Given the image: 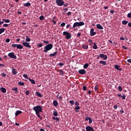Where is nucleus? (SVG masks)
Returning <instances> with one entry per match:
<instances>
[{"label":"nucleus","mask_w":131,"mask_h":131,"mask_svg":"<svg viewBox=\"0 0 131 131\" xmlns=\"http://www.w3.org/2000/svg\"><path fill=\"white\" fill-rule=\"evenodd\" d=\"M75 109L76 110V113H77L78 112V110H79V109H80V107H79V106H77L75 107Z\"/></svg>","instance_id":"26"},{"label":"nucleus","mask_w":131,"mask_h":131,"mask_svg":"<svg viewBox=\"0 0 131 131\" xmlns=\"http://www.w3.org/2000/svg\"><path fill=\"white\" fill-rule=\"evenodd\" d=\"M23 76L25 78H26L27 79H29V78H28V76L26 74H24Z\"/></svg>","instance_id":"40"},{"label":"nucleus","mask_w":131,"mask_h":131,"mask_svg":"<svg viewBox=\"0 0 131 131\" xmlns=\"http://www.w3.org/2000/svg\"><path fill=\"white\" fill-rule=\"evenodd\" d=\"M127 62H128V63H130V64H131V59H129L127 60Z\"/></svg>","instance_id":"61"},{"label":"nucleus","mask_w":131,"mask_h":131,"mask_svg":"<svg viewBox=\"0 0 131 131\" xmlns=\"http://www.w3.org/2000/svg\"><path fill=\"white\" fill-rule=\"evenodd\" d=\"M89 123H93V120L92 119V118H90L89 120Z\"/></svg>","instance_id":"54"},{"label":"nucleus","mask_w":131,"mask_h":131,"mask_svg":"<svg viewBox=\"0 0 131 131\" xmlns=\"http://www.w3.org/2000/svg\"><path fill=\"white\" fill-rule=\"evenodd\" d=\"M65 25H66V24H65V23H62L60 25V26H61V27H64V26H65Z\"/></svg>","instance_id":"44"},{"label":"nucleus","mask_w":131,"mask_h":131,"mask_svg":"<svg viewBox=\"0 0 131 131\" xmlns=\"http://www.w3.org/2000/svg\"><path fill=\"white\" fill-rule=\"evenodd\" d=\"M22 113V111H16L15 114V116H18V115L21 114Z\"/></svg>","instance_id":"16"},{"label":"nucleus","mask_w":131,"mask_h":131,"mask_svg":"<svg viewBox=\"0 0 131 131\" xmlns=\"http://www.w3.org/2000/svg\"><path fill=\"white\" fill-rule=\"evenodd\" d=\"M75 104L76 105V106H78L79 105V103L78 101H76L75 102Z\"/></svg>","instance_id":"50"},{"label":"nucleus","mask_w":131,"mask_h":131,"mask_svg":"<svg viewBox=\"0 0 131 131\" xmlns=\"http://www.w3.org/2000/svg\"><path fill=\"white\" fill-rule=\"evenodd\" d=\"M1 91L2 93H4V94H5V93H7V89H6V88L2 87L1 88Z\"/></svg>","instance_id":"18"},{"label":"nucleus","mask_w":131,"mask_h":131,"mask_svg":"<svg viewBox=\"0 0 131 131\" xmlns=\"http://www.w3.org/2000/svg\"><path fill=\"white\" fill-rule=\"evenodd\" d=\"M4 27H8L9 26V25L5 24L3 25Z\"/></svg>","instance_id":"55"},{"label":"nucleus","mask_w":131,"mask_h":131,"mask_svg":"<svg viewBox=\"0 0 131 131\" xmlns=\"http://www.w3.org/2000/svg\"><path fill=\"white\" fill-rule=\"evenodd\" d=\"M96 27L98 28V29H100V30H103V29H104L103 26H101L100 24L96 25Z\"/></svg>","instance_id":"13"},{"label":"nucleus","mask_w":131,"mask_h":131,"mask_svg":"<svg viewBox=\"0 0 131 131\" xmlns=\"http://www.w3.org/2000/svg\"><path fill=\"white\" fill-rule=\"evenodd\" d=\"M43 45L40 43L37 45V47H38L39 48H41V47H43Z\"/></svg>","instance_id":"48"},{"label":"nucleus","mask_w":131,"mask_h":131,"mask_svg":"<svg viewBox=\"0 0 131 131\" xmlns=\"http://www.w3.org/2000/svg\"><path fill=\"white\" fill-rule=\"evenodd\" d=\"M103 59V60H107V55H104Z\"/></svg>","instance_id":"42"},{"label":"nucleus","mask_w":131,"mask_h":131,"mask_svg":"<svg viewBox=\"0 0 131 131\" xmlns=\"http://www.w3.org/2000/svg\"><path fill=\"white\" fill-rule=\"evenodd\" d=\"M33 110L34 112H35L36 115H37V117L38 118H40V119H42V117L40 116V115L39 114L40 112H42V107L40 105H37L33 107Z\"/></svg>","instance_id":"1"},{"label":"nucleus","mask_w":131,"mask_h":131,"mask_svg":"<svg viewBox=\"0 0 131 131\" xmlns=\"http://www.w3.org/2000/svg\"><path fill=\"white\" fill-rule=\"evenodd\" d=\"M12 72L14 75H16V74H17V71H16V69H12Z\"/></svg>","instance_id":"23"},{"label":"nucleus","mask_w":131,"mask_h":131,"mask_svg":"<svg viewBox=\"0 0 131 131\" xmlns=\"http://www.w3.org/2000/svg\"><path fill=\"white\" fill-rule=\"evenodd\" d=\"M88 67H89V63H85V64H84L83 68H84L85 69H86Z\"/></svg>","instance_id":"34"},{"label":"nucleus","mask_w":131,"mask_h":131,"mask_svg":"<svg viewBox=\"0 0 131 131\" xmlns=\"http://www.w3.org/2000/svg\"><path fill=\"white\" fill-rule=\"evenodd\" d=\"M29 81H30V82H31V83H32L33 84H35V81L34 79H32L29 78Z\"/></svg>","instance_id":"22"},{"label":"nucleus","mask_w":131,"mask_h":131,"mask_svg":"<svg viewBox=\"0 0 131 131\" xmlns=\"http://www.w3.org/2000/svg\"><path fill=\"white\" fill-rule=\"evenodd\" d=\"M114 68L117 70H119V71H122V69L120 68V67H119V66L117 64L115 65Z\"/></svg>","instance_id":"12"},{"label":"nucleus","mask_w":131,"mask_h":131,"mask_svg":"<svg viewBox=\"0 0 131 131\" xmlns=\"http://www.w3.org/2000/svg\"><path fill=\"white\" fill-rule=\"evenodd\" d=\"M83 91H86V86H83Z\"/></svg>","instance_id":"56"},{"label":"nucleus","mask_w":131,"mask_h":131,"mask_svg":"<svg viewBox=\"0 0 131 131\" xmlns=\"http://www.w3.org/2000/svg\"><path fill=\"white\" fill-rule=\"evenodd\" d=\"M93 49H94V50H97V49H98V46L95 43H94V46L93 47Z\"/></svg>","instance_id":"32"},{"label":"nucleus","mask_w":131,"mask_h":131,"mask_svg":"<svg viewBox=\"0 0 131 131\" xmlns=\"http://www.w3.org/2000/svg\"><path fill=\"white\" fill-rule=\"evenodd\" d=\"M18 84H19V85H21V86H24V85H25V84L24 83V82H21V81H19L18 83Z\"/></svg>","instance_id":"28"},{"label":"nucleus","mask_w":131,"mask_h":131,"mask_svg":"<svg viewBox=\"0 0 131 131\" xmlns=\"http://www.w3.org/2000/svg\"><path fill=\"white\" fill-rule=\"evenodd\" d=\"M3 21H4V22H5V23H10V21L9 19H6L5 18H3Z\"/></svg>","instance_id":"29"},{"label":"nucleus","mask_w":131,"mask_h":131,"mask_svg":"<svg viewBox=\"0 0 131 131\" xmlns=\"http://www.w3.org/2000/svg\"><path fill=\"white\" fill-rule=\"evenodd\" d=\"M71 14H72V13L71 12H68L67 13L68 16H70V15H71Z\"/></svg>","instance_id":"59"},{"label":"nucleus","mask_w":131,"mask_h":131,"mask_svg":"<svg viewBox=\"0 0 131 131\" xmlns=\"http://www.w3.org/2000/svg\"><path fill=\"white\" fill-rule=\"evenodd\" d=\"M56 3L57 5V6H59L60 7H62L64 4H65V2L63 1V0H56Z\"/></svg>","instance_id":"6"},{"label":"nucleus","mask_w":131,"mask_h":131,"mask_svg":"<svg viewBox=\"0 0 131 131\" xmlns=\"http://www.w3.org/2000/svg\"><path fill=\"white\" fill-rule=\"evenodd\" d=\"M56 122H60V119H59V118L56 117L55 119Z\"/></svg>","instance_id":"43"},{"label":"nucleus","mask_w":131,"mask_h":131,"mask_svg":"<svg viewBox=\"0 0 131 131\" xmlns=\"http://www.w3.org/2000/svg\"><path fill=\"white\" fill-rule=\"evenodd\" d=\"M122 48L124 50H128V49L127 47H125V46H122Z\"/></svg>","instance_id":"58"},{"label":"nucleus","mask_w":131,"mask_h":131,"mask_svg":"<svg viewBox=\"0 0 131 131\" xmlns=\"http://www.w3.org/2000/svg\"><path fill=\"white\" fill-rule=\"evenodd\" d=\"M39 19L41 21H42V20H43V19H45V16L43 15H41L39 17Z\"/></svg>","instance_id":"37"},{"label":"nucleus","mask_w":131,"mask_h":131,"mask_svg":"<svg viewBox=\"0 0 131 131\" xmlns=\"http://www.w3.org/2000/svg\"><path fill=\"white\" fill-rule=\"evenodd\" d=\"M63 35H64V36H66V38L67 39H70V38L72 37L71 33H70L67 31L63 32Z\"/></svg>","instance_id":"4"},{"label":"nucleus","mask_w":131,"mask_h":131,"mask_svg":"<svg viewBox=\"0 0 131 131\" xmlns=\"http://www.w3.org/2000/svg\"><path fill=\"white\" fill-rule=\"evenodd\" d=\"M8 56L11 59H17V56L15 55L13 52H10L8 54Z\"/></svg>","instance_id":"7"},{"label":"nucleus","mask_w":131,"mask_h":131,"mask_svg":"<svg viewBox=\"0 0 131 131\" xmlns=\"http://www.w3.org/2000/svg\"><path fill=\"white\" fill-rule=\"evenodd\" d=\"M78 73H79V74L83 75L86 73V71L85 70L81 69L78 71Z\"/></svg>","instance_id":"10"},{"label":"nucleus","mask_w":131,"mask_h":131,"mask_svg":"<svg viewBox=\"0 0 131 131\" xmlns=\"http://www.w3.org/2000/svg\"><path fill=\"white\" fill-rule=\"evenodd\" d=\"M26 95L27 96H29V91H27L26 92Z\"/></svg>","instance_id":"53"},{"label":"nucleus","mask_w":131,"mask_h":131,"mask_svg":"<svg viewBox=\"0 0 131 131\" xmlns=\"http://www.w3.org/2000/svg\"><path fill=\"white\" fill-rule=\"evenodd\" d=\"M94 90L96 91H98V90H99V86L98 85H95V86L94 88Z\"/></svg>","instance_id":"35"},{"label":"nucleus","mask_w":131,"mask_h":131,"mask_svg":"<svg viewBox=\"0 0 131 131\" xmlns=\"http://www.w3.org/2000/svg\"><path fill=\"white\" fill-rule=\"evenodd\" d=\"M99 57H100V58H103V57H104V54H99Z\"/></svg>","instance_id":"49"},{"label":"nucleus","mask_w":131,"mask_h":131,"mask_svg":"<svg viewBox=\"0 0 131 131\" xmlns=\"http://www.w3.org/2000/svg\"><path fill=\"white\" fill-rule=\"evenodd\" d=\"M54 47V45L52 43L48 44L46 47H44V50H43V52L44 53H48L49 51H51L52 49H53Z\"/></svg>","instance_id":"2"},{"label":"nucleus","mask_w":131,"mask_h":131,"mask_svg":"<svg viewBox=\"0 0 131 131\" xmlns=\"http://www.w3.org/2000/svg\"><path fill=\"white\" fill-rule=\"evenodd\" d=\"M118 89L120 92H122V87L121 86H119Z\"/></svg>","instance_id":"38"},{"label":"nucleus","mask_w":131,"mask_h":131,"mask_svg":"<svg viewBox=\"0 0 131 131\" xmlns=\"http://www.w3.org/2000/svg\"><path fill=\"white\" fill-rule=\"evenodd\" d=\"M114 109H117V108H118V106H117V105H115L114 106Z\"/></svg>","instance_id":"62"},{"label":"nucleus","mask_w":131,"mask_h":131,"mask_svg":"<svg viewBox=\"0 0 131 131\" xmlns=\"http://www.w3.org/2000/svg\"><path fill=\"white\" fill-rule=\"evenodd\" d=\"M85 129L86 131H95V129H94V128L91 126H87L85 127Z\"/></svg>","instance_id":"9"},{"label":"nucleus","mask_w":131,"mask_h":131,"mask_svg":"<svg viewBox=\"0 0 131 131\" xmlns=\"http://www.w3.org/2000/svg\"><path fill=\"white\" fill-rule=\"evenodd\" d=\"M5 30H6L5 29V28H1L0 29V34H2L3 33V32H5Z\"/></svg>","instance_id":"30"},{"label":"nucleus","mask_w":131,"mask_h":131,"mask_svg":"<svg viewBox=\"0 0 131 131\" xmlns=\"http://www.w3.org/2000/svg\"><path fill=\"white\" fill-rule=\"evenodd\" d=\"M117 96L119 98H122L123 100H125V95L124 94H123L122 96H121L120 94H117Z\"/></svg>","instance_id":"15"},{"label":"nucleus","mask_w":131,"mask_h":131,"mask_svg":"<svg viewBox=\"0 0 131 131\" xmlns=\"http://www.w3.org/2000/svg\"><path fill=\"white\" fill-rule=\"evenodd\" d=\"M2 75L3 77H6V76H7V75L5 73H2Z\"/></svg>","instance_id":"51"},{"label":"nucleus","mask_w":131,"mask_h":131,"mask_svg":"<svg viewBox=\"0 0 131 131\" xmlns=\"http://www.w3.org/2000/svg\"><path fill=\"white\" fill-rule=\"evenodd\" d=\"M128 27H131V23H129L128 24Z\"/></svg>","instance_id":"63"},{"label":"nucleus","mask_w":131,"mask_h":131,"mask_svg":"<svg viewBox=\"0 0 131 131\" xmlns=\"http://www.w3.org/2000/svg\"><path fill=\"white\" fill-rule=\"evenodd\" d=\"M36 95L38 96L40 98H42V95L41 94L38 92H35Z\"/></svg>","instance_id":"19"},{"label":"nucleus","mask_w":131,"mask_h":131,"mask_svg":"<svg viewBox=\"0 0 131 131\" xmlns=\"http://www.w3.org/2000/svg\"><path fill=\"white\" fill-rule=\"evenodd\" d=\"M85 119V120H86V121H88V120H89L90 119H91V117H86Z\"/></svg>","instance_id":"47"},{"label":"nucleus","mask_w":131,"mask_h":131,"mask_svg":"<svg viewBox=\"0 0 131 131\" xmlns=\"http://www.w3.org/2000/svg\"><path fill=\"white\" fill-rule=\"evenodd\" d=\"M69 103H71V105H74V101L73 100H70Z\"/></svg>","instance_id":"39"},{"label":"nucleus","mask_w":131,"mask_h":131,"mask_svg":"<svg viewBox=\"0 0 131 131\" xmlns=\"http://www.w3.org/2000/svg\"><path fill=\"white\" fill-rule=\"evenodd\" d=\"M127 17L128 18H130L131 19V13H129L127 14Z\"/></svg>","instance_id":"46"},{"label":"nucleus","mask_w":131,"mask_h":131,"mask_svg":"<svg viewBox=\"0 0 131 131\" xmlns=\"http://www.w3.org/2000/svg\"><path fill=\"white\" fill-rule=\"evenodd\" d=\"M63 6H64V7H68V3L63 4Z\"/></svg>","instance_id":"60"},{"label":"nucleus","mask_w":131,"mask_h":131,"mask_svg":"<svg viewBox=\"0 0 131 131\" xmlns=\"http://www.w3.org/2000/svg\"><path fill=\"white\" fill-rule=\"evenodd\" d=\"M12 91H15V93H18V88L17 87H15V88L12 89Z\"/></svg>","instance_id":"33"},{"label":"nucleus","mask_w":131,"mask_h":131,"mask_svg":"<svg viewBox=\"0 0 131 131\" xmlns=\"http://www.w3.org/2000/svg\"><path fill=\"white\" fill-rule=\"evenodd\" d=\"M58 65H59V66H64V63H62V62H59Z\"/></svg>","instance_id":"45"},{"label":"nucleus","mask_w":131,"mask_h":131,"mask_svg":"<svg viewBox=\"0 0 131 131\" xmlns=\"http://www.w3.org/2000/svg\"><path fill=\"white\" fill-rule=\"evenodd\" d=\"M53 115L54 116H58V112H57V111H54L53 112Z\"/></svg>","instance_id":"31"},{"label":"nucleus","mask_w":131,"mask_h":131,"mask_svg":"<svg viewBox=\"0 0 131 131\" xmlns=\"http://www.w3.org/2000/svg\"><path fill=\"white\" fill-rule=\"evenodd\" d=\"M58 99H59V100H62L63 99V97H62V96H60L58 97Z\"/></svg>","instance_id":"57"},{"label":"nucleus","mask_w":131,"mask_h":131,"mask_svg":"<svg viewBox=\"0 0 131 131\" xmlns=\"http://www.w3.org/2000/svg\"><path fill=\"white\" fill-rule=\"evenodd\" d=\"M11 47L12 48H17L18 50H22V49H23V46L20 44H12Z\"/></svg>","instance_id":"5"},{"label":"nucleus","mask_w":131,"mask_h":131,"mask_svg":"<svg viewBox=\"0 0 131 131\" xmlns=\"http://www.w3.org/2000/svg\"><path fill=\"white\" fill-rule=\"evenodd\" d=\"M24 7H30L31 6V4L30 3H27L24 4Z\"/></svg>","instance_id":"20"},{"label":"nucleus","mask_w":131,"mask_h":131,"mask_svg":"<svg viewBox=\"0 0 131 131\" xmlns=\"http://www.w3.org/2000/svg\"><path fill=\"white\" fill-rule=\"evenodd\" d=\"M43 42L44 43H46V45H49V43H50V41H49L43 40Z\"/></svg>","instance_id":"41"},{"label":"nucleus","mask_w":131,"mask_h":131,"mask_svg":"<svg viewBox=\"0 0 131 131\" xmlns=\"http://www.w3.org/2000/svg\"><path fill=\"white\" fill-rule=\"evenodd\" d=\"M53 106L57 107V106H58L59 103H58V101L57 100H54L53 102Z\"/></svg>","instance_id":"17"},{"label":"nucleus","mask_w":131,"mask_h":131,"mask_svg":"<svg viewBox=\"0 0 131 131\" xmlns=\"http://www.w3.org/2000/svg\"><path fill=\"white\" fill-rule=\"evenodd\" d=\"M10 41V38H7L5 40L6 42H9Z\"/></svg>","instance_id":"52"},{"label":"nucleus","mask_w":131,"mask_h":131,"mask_svg":"<svg viewBox=\"0 0 131 131\" xmlns=\"http://www.w3.org/2000/svg\"><path fill=\"white\" fill-rule=\"evenodd\" d=\"M99 63L100 64H102V65H107V62H106L105 61L100 60Z\"/></svg>","instance_id":"21"},{"label":"nucleus","mask_w":131,"mask_h":131,"mask_svg":"<svg viewBox=\"0 0 131 131\" xmlns=\"http://www.w3.org/2000/svg\"><path fill=\"white\" fill-rule=\"evenodd\" d=\"M64 12H66L67 11H68V8H66L63 9Z\"/></svg>","instance_id":"64"},{"label":"nucleus","mask_w":131,"mask_h":131,"mask_svg":"<svg viewBox=\"0 0 131 131\" xmlns=\"http://www.w3.org/2000/svg\"><path fill=\"white\" fill-rule=\"evenodd\" d=\"M23 45L26 48H29L30 49L31 48V46L29 45V43L27 42H23Z\"/></svg>","instance_id":"11"},{"label":"nucleus","mask_w":131,"mask_h":131,"mask_svg":"<svg viewBox=\"0 0 131 131\" xmlns=\"http://www.w3.org/2000/svg\"><path fill=\"white\" fill-rule=\"evenodd\" d=\"M127 23H128V21H127V20H123L122 21V24L123 25H126V24H127Z\"/></svg>","instance_id":"24"},{"label":"nucleus","mask_w":131,"mask_h":131,"mask_svg":"<svg viewBox=\"0 0 131 131\" xmlns=\"http://www.w3.org/2000/svg\"><path fill=\"white\" fill-rule=\"evenodd\" d=\"M58 55V52H55L52 54L49 55V57H56V55Z\"/></svg>","instance_id":"14"},{"label":"nucleus","mask_w":131,"mask_h":131,"mask_svg":"<svg viewBox=\"0 0 131 131\" xmlns=\"http://www.w3.org/2000/svg\"><path fill=\"white\" fill-rule=\"evenodd\" d=\"M59 71L60 72V74H61V75H64V72L62 70H59Z\"/></svg>","instance_id":"36"},{"label":"nucleus","mask_w":131,"mask_h":131,"mask_svg":"<svg viewBox=\"0 0 131 131\" xmlns=\"http://www.w3.org/2000/svg\"><path fill=\"white\" fill-rule=\"evenodd\" d=\"M84 25V23L83 21L81 22H76L74 24L73 26V28H75V27H78V26H83Z\"/></svg>","instance_id":"3"},{"label":"nucleus","mask_w":131,"mask_h":131,"mask_svg":"<svg viewBox=\"0 0 131 131\" xmlns=\"http://www.w3.org/2000/svg\"><path fill=\"white\" fill-rule=\"evenodd\" d=\"M82 47L84 50H88L89 49V46L88 45H82Z\"/></svg>","instance_id":"25"},{"label":"nucleus","mask_w":131,"mask_h":131,"mask_svg":"<svg viewBox=\"0 0 131 131\" xmlns=\"http://www.w3.org/2000/svg\"><path fill=\"white\" fill-rule=\"evenodd\" d=\"M26 41L29 42L31 40V39H30V38H29V36H26Z\"/></svg>","instance_id":"27"},{"label":"nucleus","mask_w":131,"mask_h":131,"mask_svg":"<svg viewBox=\"0 0 131 131\" xmlns=\"http://www.w3.org/2000/svg\"><path fill=\"white\" fill-rule=\"evenodd\" d=\"M96 32H95V30L94 29H91L90 30V36H94V35H96Z\"/></svg>","instance_id":"8"}]
</instances>
